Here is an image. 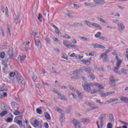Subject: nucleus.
Masks as SVG:
<instances>
[{
    "label": "nucleus",
    "instance_id": "obj_60",
    "mask_svg": "<svg viewBox=\"0 0 128 128\" xmlns=\"http://www.w3.org/2000/svg\"><path fill=\"white\" fill-rule=\"evenodd\" d=\"M108 96V92L101 94V96H102V98H104V96Z\"/></svg>",
    "mask_w": 128,
    "mask_h": 128
},
{
    "label": "nucleus",
    "instance_id": "obj_41",
    "mask_svg": "<svg viewBox=\"0 0 128 128\" xmlns=\"http://www.w3.org/2000/svg\"><path fill=\"white\" fill-rule=\"evenodd\" d=\"M46 42L48 44H52V42H50V39L48 38H45Z\"/></svg>",
    "mask_w": 128,
    "mask_h": 128
},
{
    "label": "nucleus",
    "instance_id": "obj_19",
    "mask_svg": "<svg viewBox=\"0 0 128 128\" xmlns=\"http://www.w3.org/2000/svg\"><path fill=\"white\" fill-rule=\"evenodd\" d=\"M44 116L45 118L47 119L48 120H52V118H50V115L48 114V112H45L44 113Z\"/></svg>",
    "mask_w": 128,
    "mask_h": 128
},
{
    "label": "nucleus",
    "instance_id": "obj_38",
    "mask_svg": "<svg viewBox=\"0 0 128 128\" xmlns=\"http://www.w3.org/2000/svg\"><path fill=\"white\" fill-rule=\"evenodd\" d=\"M81 40H84V42H90V38H86V37L82 36L80 38Z\"/></svg>",
    "mask_w": 128,
    "mask_h": 128
},
{
    "label": "nucleus",
    "instance_id": "obj_9",
    "mask_svg": "<svg viewBox=\"0 0 128 128\" xmlns=\"http://www.w3.org/2000/svg\"><path fill=\"white\" fill-rule=\"evenodd\" d=\"M17 80L18 84H20V86H24V80L22 77H18Z\"/></svg>",
    "mask_w": 128,
    "mask_h": 128
},
{
    "label": "nucleus",
    "instance_id": "obj_6",
    "mask_svg": "<svg viewBox=\"0 0 128 128\" xmlns=\"http://www.w3.org/2000/svg\"><path fill=\"white\" fill-rule=\"evenodd\" d=\"M106 116H108V114H104L100 115L98 118V120H100V124L102 128V126H104L103 120L104 118H105Z\"/></svg>",
    "mask_w": 128,
    "mask_h": 128
},
{
    "label": "nucleus",
    "instance_id": "obj_61",
    "mask_svg": "<svg viewBox=\"0 0 128 128\" xmlns=\"http://www.w3.org/2000/svg\"><path fill=\"white\" fill-rule=\"evenodd\" d=\"M100 20L101 22H102L103 24H106V22L102 18H100Z\"/></svg>",
    "mask_w": 128,
    "mask_h": 128
},
{
    "label": "nucleus",
    "instance_id": "obj_37",
    "mask_svg": "<svg viewBox=\"0 0 128 128\" xmlns=\"http://www.w3.org/2000/svg\"><path fill=\"white\" fill-rule=\"evenodd\" d=\"M64 115L62 113L60 118V122H61V124H62L64 122Z\"/></svg>",
    "mask_w": 128,
    "mask_h": 128
},
{
    "label": "nucleus",
    "instance_id": "obj_62",
    "mask_svg": "<svg viewBox=\"0 0 128 128\" xmlns=\"http://www.w3.org/2000/svg\"><path fill=\"white\" fill-rule=\"evenodd\" d=\"M93 46H94V48H100V44H94Z\"/></svg>",
    "mask_w": 128,
    "mask_h": 128
},
{
    "label": "nucleus",
    "instance_id": "obj_59",
    "mask_svg": "<svg viewBox=\"0 0 128 128\" xmlns=\"http://www.w3.org/2000/svg\"><path fill=\"white\" fill-rule=\"evenodd\" d=\"M115 92H114V91L108 92L107 94H108V96H111V94H115Z\"/></svg>",
    "mask_w": 128,
    "mask_h": 128
},
{
    "label": "nucleus",
    "instance_id": "obj_17",
    "mask_svg": "<svg viewBox=\"0 0 128 128\" xmlns=\"http://www.w3.org/2000/svg\"><path fill=\"white\" fill-rule=\"evenodd\" d=\"M58 95L60 96V100H65V101L68 100V98H66V96H64V95L60 94V92H58Z\"/></svg>",
    "mask_w": 128,
    "mask_h": 128
},
{
    "label": "nucleus",
    "instance_id": "obj_40",
    "mask_svg": "<svg viewBox=\"0 0 128 128\" xmlns=\"http://www.w3.org/2000/svg\"><path fill=\"white\" fill-rule=\"evenodd\" d=\"M85 24H86V26L90 28V26H92V23L90 22L88 20H86L85 21Z\"/></svg>",
    "mask_w": 128,
    "mask_h": 128
},
{
    "label": "nucleus",
    "instance_id": "obj_35",
    "mask_svg": "<svg viewBox=\"0 0 128 128\" xmlns=\"http://www.w3.org/2000/svg\"><path fill=\"white\" fill-rule=\"evenodd\" d=\"M90 122V119H88V118H82V122Z\"/></svg>",
    "mask_w": 128,
    "mask_h": 128
},
{
    "label": "nucleus",
    "instance_id": "obj_23",
    "mask_svg": "<svg viewBox=\"0 0 128 128\" xmlns=\"http://www.w3.org/2000/svg\"><path fill=\"white\" fill-rule=\"evenodd\" d=\"M120 67V64H117L116 67H113L112 70L115 72H118V70Z\"/></svg>",
    "mask_w": 128,
    "mask_h": 128
},
{
    "label": "nucleus",
    "instance_id": "obj_54",
    "mask_svg": "<svg viewBox=\"0 0 128 128\" xmlns=\"http://www.w3.org/2000/svg\"><path fill=\"white\" fill-rule=\"evenodd\" d=\"M38 20H39L42 22V14H38Z\"/></svg>",
    "mask_w": 128,
    "mask_h": 128
},
{
    "label": "nucleus",
    "instance_id": "obj_11",
    "mask_svg": "<svg viewBox=\"0 0 128 128\" xmlns=\"http://www.w3.org/2000/svg\"><path fill=\"white\" fill-rule=\"evenodd\" d=\"M100 58L103 60L104 62H108V56L106 54H101Z\"/></svg>",
    "mask_w": 128,
    "mask_h": 128
},
{
    "label": "nucleus",
    "instance_id": "obj_53",
    "mask_svg": "<svg viewBox=\"0 0 128 128\" xmlns=\"http://www.w3.org/2000/svg\"><path fill=\"white\" fill-rule=\"evenodd\" d=\"M107 128H112V124L110 122H109L107 124Z\"/></svg>",
    "mask_w": 128,
    "mask_h": 128
},
{
    "label": "nucleus",
    "instance_id": "obj_16",
    "mask_svg": "<svg viewBox=\"0 0 128 128\" xmlns=\"http://www.w3.org/2000/svg\"><path fill=\"white\" fill-rule=\"evenodd\" d=\"M83 72L84 70L86 72H88V74H92V68L90 67H82Z\"/></svg>",
    "mask_w": 128,
    "mask_h": 128
},
{
    "label": "nucleus",
    "instance_id": "obj_29",
    "mask_svg": "<svg viewBox=\"0 0 128 128\" xmlns=\"http://www.w3.org/2000/svg\"><path fill=\"white\" fill-rule=\"evenodd\" d=\"M90 60H92V58H90L89 60H82V62L85 64H90Z\"/></svg>",
    "mask_w": 128,
    "mask_h": 128
},
{
    "label": "nucleus",
    "instance_id": "obj_5",
    "mask_svg": "<svg viewBox=\"0 0 128 128\" xmlns=\"http://www.w3.org/2000/svg\"><path fill=\"white\" fill-rule=\"evenodd\" d=\"M84 72V70L82 69V67L80 68L79 70H76L73 72H70V76H74V74H80V72Z\"/></svg>",
    "mask_w": 128,
    "mask_h": 128
},
{
    "label": "nucleus",
    "instance_id": "obj_56",
    "mask_svg": "<svg viewBox=\"0 0 128 128\" xmlns=\"http://www.w3.org/2000/svg\"><path fill=\"white\" fill-rule=\"evenodd\" d=\"M55 32L56 34H60V30H58V27L56 28H55Z\"/></svg>",
    "mask_w": 128,
    "mask_h": 128
},
{
    "label": "nucleus",
    "instance_id": "obj_44",
    "mask_svg": "<svg viewBox=\"0 0 128 128\" xmlns=\"http://www.w3.org/2000/svg\"><path fill=\"white\" fill-rule=\"evenodd\" d=\"M9 76H10V78H14V76H16V72H11Z\"/></svg>",
    "mask_w": 128,
    "mask_h": 128
},
{
    "label": "nucleus",
    "instance_id": "obj_57",
    "mask_svg": "<svg viewBox=\"0 0 128 128\" xmlns=\"http://www.w3.org/2000/svg\"><path fill=\"white\" fill-rule=\"evenodd\" d=\"M6 122H12V118H8L6 120Z\"/></svg>",
    "mask_w": 128,
    "mask_h": 128
},
{
    "label": "nucleus",
    "instance_id": "obj_14",
    "mask_svg": "<svg viewBox=\"0 0 128 128\" xmlns=\"http://www.w3.org/2000/svg\"><path fill=\"white\" fill-rule=\"evenodd\" d=\"M94 2L96 4H106L104 0H94Z\"/></svg>",
    "mask_w": 128,
    "mask_h": 128
},
{
    "label": "nucleus",
    "instance_id": "obj_8",
    "mask_svg": "<svg viewBox=\"0 0 128 128\" xmlns=\"http://www.w3.org/2000/svg\"><path fill=\"white\" fill-rule=\"evenodd\" d=\"M14 122H15V124H16L18 125L19 126H20V128H24V125L22 124V120H14Z\"/></svg>",
    "mask_w": 128,
    "mask_h": 128
},
{
    "label": "nucleus",
    "instance_id": "obj_24",
    "mask_svg": "<svg viewBox=\"0 0 128 128\" xmlns=\"http://www.w3.org/2000/svg\"><path fill=\"white\" fill-rule=\"evenodd\" d=\"M2 110H8V106L6 105L3 104L1 106Z\"/></svg>",
    "mask_w": 128,
    "mask_h": 128
},
{
    "label": "nucleus",
    "instance_id": "obj_1",
    "mask_svg": "<svg viewBox=\"0 0 128 128\" xmlns=\"http://www.w3.org/2000/svg\"><path fill=\"white\" fill-rule=\"evenodd\" d=\"M98 86L99 88H100V90H104V86H102V85H100L98 83H96L94 85L90 84L88 82H85L84 84H82V86L84 90L90 92L92 90V88H90V86Z\"/></svg>",
    "mask_w": 128,
    "mask_h": 128
},
{
    "label": "nucleus",
    "instance_id": "obj_32",
    "mask_svg": "<svg viewBox=\"0 0 128 128\" xmlns=\"http://www.w3.org/2000/svg\"><path fill=\"white\" fill-rule=\"evenodd\" d=\"M7 28H8V34H9V36H11L12 34L10 33V26L8 24H7Z\"/></svg>",
    "mask_w": 128,
    "mask_h": 128
},
{
    "label": "nucleus",
    "instance_id": "obj_20",
    "mask_svg": "<svg viewBox=\"0 0 128 128\" xmlns=\"http://www.w3.org/2000/svg\"><path fill=\"white\" fill-rule=\"evenodd\" d=\"M92 26H94V28H100V30H102V27L100 26V24L96 23H92Z\"/></svg>",
    "mask_w": 128,
    "mask_h": 128
},
{
    "label": "nucleus",
    "instance_id": "obj_52",
    "mask_svg": "<svg viewBox=\"0 0 128 128\" xmlns=\"http://www.w3.org/2000/svg\"><path fill=\"white\" fill-rule=\"evenodd\" d=\"M0 56L1 58H4V56H6V54L4 52H2L0 54Z\"/></svg>",
    "mask_w": 128,
    "mask_h": 128
},
{
    "label": "nucleus",
    "instance_id": "obj_4",
    "mask_svg": "<svg viewBox=\"0 0 128 128\" xmlns=\"http://www.w3.org/2000/svg\"><path fill=\"white\" fill-rule=\"evenodd\" d=\"M72 124H73L75 128H80V122L78 121L76 119H74L72 120Z\"/></svg>",
    "mask_w": 128,
    "mask_h": 128
},
{
    "label": "nucleus",
    "instance_id": "obj_36",
    "mask_svg": "<svg viewBox=\"0 0 128 128\" xmlns=\"http://www.w3.org/2000/svg\"><path fill=\"white\" fill-rule=\"evenodd\" d=\"M102 36V32H98L96 34H95V38H100Z\"/></svg>",
    "mask_w": 128,
    "mask_h": 128
},
{
    "label": "nucleus",
    "instance_id": "obj_21",
    "mask_svg": "<svg viewBox=\"0 0 128 128\" xmlns=\"http://www.w3.org/2000/svg\"><path fill=\"white\" fill-rule=\"evenodd\" d=\"M14 22L18 24H20V17L18 16H16L14 20Z\"/></svg>",
    "mask_w": 128,
    "mask_h": 128
},
{
    "label": "nucleus",
    "instance_id": "obj_34",
    "mask_svg": "<svg viewBox=\"0 0 128 128\" xmlns=\"http://www.w3.org/2000/svg\"><path fill=\"white\" fill-rule=\"evenodd\" d=\"M69 88L70 90H72V92H76V89L74 88V87L72 86V85L69 86Z\"/></svg>",
    "mask_w": 128,
    "mask_h": 128
},
{
    "label": "nucleus",
    "instance_id": "obj_55",
    "mask_svg": "<svg viewBox=\"0 0 128 128\" xmlns=\"http://www.w3.org/2000/svg\"><path fill=\"white\" fill-rule=\"evenodd\" d=\"M62 58L64 60H68V56L66 54H62Z\"/></svg>",
    "mask_w": 128,
    "mask_h": 128
},
{
    "label": "nucleus",
    "instance_id": "obj_48",
    "mask_svg": "<svg viewBox=\"0 0 128 128\" xmlns=\"http://www.w3.org/2000/svg\"><path fill=\"white\" fill-rule=\"evenodd\" d=\"M76 60H82L84 58V56H80V55H78L77 56H75Z\"/></svg>",
    "mask_w": 128,
    "mask_h": 128
},
{
    "label": "nucleus",
    "instance_id": "obj_51",
    "mask_svg": "<svg viewBox=\"0 0 128 128\" xmlns=\"http://www.w3.org/2000/svg\"><path fill=\"white\" fill-rule=\"evenodd\" d=\"M63 37L65 38L69 39L72 38L68 36V34H66L64 36H63Z\"/></svg>",
    "mask_w": 128,
    "mask_h": 128
},
{
    "label": "nucleus",
    "instance_id": "obj_27",
    "mask_svg": "<svg viewBox=\"0 0 128 128\" xmlns=\"http://www.w3.org/2000/svg\"><path fill=\"white\" fill-rule=\"evenodd\" d=\"M84 4L85 6H88V8H94V4L90 3L84 2Z\"/></svg>",
    "mask_w": 128,
    "mask_h": 128
},
{
    "label": "nucleus",
    "instance_id": "obj_45",
    "mask_svg": "<svg viewBox=\"0 0 128 128\" xmlns=\"http://www.w3.org/2000/svg\"><path fill=\"white\" fill-rule=\"evenodd\" d=\"M99 38L100 40H102L105 42H108V38L104 36H101L100 38Z\"/></svg>",
    "mask_w": 128,
    "mask_h": 128
},
{
    "label": "nucleus",
    "instance_id": "obj_10",
    "mask_svg": "<svg viewBox=\"0 0 128 128\" xmlns=\"http://www.w3.org/2000/svg\"><path fill=\"white\" fill-rule=\"evenodd\" d=\"M118 30H124V28H126V27L124 26V24L122 22H118Z\"/></svg>",
    "mask_w": 128,
    "mask_h": 128
},
{
    "label": "nucleus",
    "instance_id": "obj_47",
    "mask_svg": "<svg viewBox=\"0 0 128 128\" xmlns=\"http://www.w3.org/2000/svg\"><path fill=\"white\" fill-rule=\"evenodd\" d=\"M56 110L58 112H60V114H62V110L60 109V108L58 107H56Z\"/></svg>",
    "mask_w": 128,
    "mask_h": 128
},
{
    "label": "nucleus",
    "instance_id": "obj_46",
    "mask_svg": "<svg viewBox=\"0 0 128 128\" xmlns=\"http://www.w3.org/2000/svg\"><path fill=\"white\" fill-rule=\"evenodd\" d=\"M20 114V112L18 110H15V112H14V116H18Z\"/></svg>",
    "mask_w": 128,
    "mask_h": 128
},
{
    "label": "nucleus",
    "instance_id": "obj_13",
    "mask_svg": "<svg viewBox=\"0 0 128 128\" xmlns=\"http://www.w3.org/2000/svg\"><path fill=\"white\" fill-rule=\"evenodd\" d=\"M119 98H120V100H121V102H125V104H128V97H126L124 96H119Z\"/></svg>",
    "mask_w": 128,
    "mask_h": 128
},
{
    "label": "nucleus",
    "instance_id": "obj_42",
    "mask_svg": "<svg viewBox=\"0 0 128 128\" xmlns=\"http://www.w3.org/2000/svg\"><path fill=\"white\" fill-rule=\"evenodd\" d=\"M22 116H18L15 118L14 120H22Z\"/></svg>",
    "mask_w": 128,
    "mask_h": 128
},
{
    "label": "nucleus",
    "instance_id": "obj_7",
    "mask_svg": "<svg viewBox=\"0 0 128 128\" xmlns=\"http://www.w3.org/2000/svg\"><path fill=\"white\" fill-rule=\"evenodd\" d=\"M11 106L12 108H14V110H18L20 108V106L14 102H12L11 103Z\"/></svg>",
    "mask_w": 128,
    "mask_h": 128
},
{
    "label": "nucleus",
    "instance_id": "obj_30",
    "mask_svg": "<svg viewBox=\"0 0 128 128\" xmlns=\"http://www.w3.org/2000/svg\"><path fill=\"white\" fill-rule=\"evenodd\" d=\"M63 44H64V46H66V48H70V44H68V41H64Z\"/></svg>",
    "mask_w": 128,
    "mask_h": 128
},
{
    "label": "nucleus",
    "instance_id": "obj_12",
    "mask_svg": "<svg viewBox=\"0 0 128 128\" xmlns=\"http://www.w3.org/2000/svg\"><path fill=\"white\" fill-rule=\"evenodd\" d=\"M34 128H42V123L38 120H35L34 121Z\"/></svg>",
    "mask_w": 128,
    "mask_h": 128
},
{
    "label": "nucleus",
    "instance_id": "obj_50",
    "mask_svg": "<svg viewBox=\"0 0 128 128\" xmlns=\"http://www.w3.org/2000/svg\"><path fill=\"white\" fill-rule=\"evenodd\" d=\"M0 96H3V98H6L8 96V94L6 92H3V96L2 94H0Z\"/></svg>",
    "mask_w": 128,
    "mask_h": 128
},
{
    "label": "nucleus",
    "instance_id": "obj_18",
    "mask_svg": "<svg viewBox=\"0 0 128 128\" xmlns=\"http://www.w3.org/2000/svg\"><path fill=\"white\" fill-rule=\"evenodd\" d=\"M26 60V56H20L18 57V61L20 64H22V62L23 60Z\"/></svg>",
    "mask_w": 128,
    "mask_h": 128
},
{
    "label": "nucleus",
    "instance_id": "obj_63",
    "mask_svg": "<svg viewBox=\"0 0 128 128\" xmlns=\"http://www.w3.org/2000/svg\"><path fill=\"white\" fill-rule=\"evenodd\" d=\"M32 78L34 82H36V78H38V77L36 76V75H34L32 77Z\"/></svg>",
    "mask_w": 128,
    "mask_h": 128
},
{
    "label": "nucleus",
    "instance_id": "obj_3",
    "mask_svg": "<svg viewBox=\"0 0 128 128\" xmlns=\"http://www.w3.org/2000/svg\"><path fill=\"white\" fill-rule=\"evenodd\" d=\"M110 84L111 86H116V82H118V79L114 78V77L112 76H110Z\"/></svg>",
    "mask_w": 128,
    "mask_h": 128
},
{
    "label": "nucleus",
    "instance_id": "obj_22",
    "mask_svg": "<svg viewBox=\"0 0 128 128\" xmlns=\"http://www.w3.org/2000/svg\"><path fill=\"white\" fill-rule=\"evenodd\" d=\"M72 26H74V28H78V26H82V24L80 23H74Z\"/></svg>",
    "mask_w": 128,
    "mask_h": 128
},
{
    "label": "nucleus",
    "instance_id": "obj_15",
    "mask_svg": "<svg viewBox=\"0 0 128 128\" xmlns=\"http://www.w3.org/2000/svg\"><path fill=\"white\" fill-rule=\"evenodd\" d=\"M35 44L38 48H42V43L40 42V40H35Z\"/></svg>",
    "mask_w": 128,
    "mask_h": 128
},
{
    "label": "nucleus",
    "instance_id": "obj_33",
    "mask_svg": "<svg viewBox=\"0 0 128 128\" xmlns=\"http://www.w3.org/2000/svg\"><path fill=\"white\" fill-rule=\"evenodd\" d=\"M80 78V76L78 75H76L71 78L72 80H78V78Z\"/></svg>",
    "mask_w": 128,
    "mask_h": 128
},
{
    "label": "nucleus",
    "instance_id": "obj_31",
    "mask_svg": "<svg viewBox=\"0 0 128 128\" xmlns=\"http://www.w3.org/2000/svg\"><path fill=\"white\" fill-rule=\"evenodd\" d=\"M116 60L117 61V64H122V60L120 59L118 56H116Z\"/></svg>",
    "mask_w": 128,
    "mask_h": 128
},
{
    "label": "nucleus",
    "instance_id": "obj_64",
    "mask_svg": "<svg viewBox=\"0 0 128 128\" xmlns=\"http://www.w3.org/2000/svg\"><path fill=\"white\" fill-rule=\"evenodd\" d=\"M70 46H71V48H76L77 46L74 44H70Z\"/></svg>",
    "mask_w": 128,
    "mask_h": 128
},
{
    "label": "nucleus",
    "instance_id": "obj_39",
    "mask_svg": "<svg viewBox=\"0 0 128 128\" xmlns=\"http://www.w3.org/2000/svg\"><path fill=\"white\" fill-rule=\"evenodd\" d=\"M36 112L38 114H42V110L40 108H38L36 110Z\"/></svg>",
    "mask_w": 128,
    "mask_h": 128
},
{
    "label": "nucleus",
    "instance_id": "obj_2",
    "mask_svg": "<svg viewBox=\"0 0 128 128\" xmlns=\"http://www.w3.org/2000/svg\"><path fill=\"white\" fill-rule=\"evenodd\" d=\"M14 49L10 47L9 48L8 51V54L9 56V58H8L7 60H12V58H14Z\"/></svg>",
    "mask_w": 128,
    "mask_h": 128
},
{
    "label": "nucleus",
    "instance_id": "obj_25",
    "mask_svg": "<svg viewBox=\"0 0 128 128\" xmlns=\"http://www.w3.org/2000/svg\"><path fill=\"white\" fill-rule=\"evenodd\" d=\"M8 114V111L4 110L2 112H1V113L0 114V116L2 118L3 116H4L6 114Z\"/></svg>",
    "mask_w": 128,
    "mask_h": 128
},
{
    "label": "nucleus",
    "instance_id": "obj_43",
    "mask_svg": "<svg viewBox=\"0 0 128 128\" xmlns=\"http://www.w3.org/2000/svg\"><path fill=\"white\" fill-rule=\"evenodd\" d=\"M88 78L90 80H95V78H96L94 75L92 74L89 76Z\"/></svg>",
    "mask_w": 128,
    "mask_h": 128
},
{
    "label": "nucleus",
    "instance_id": "obj_26",
    "mask_svg": "<svg viewBox=\"0 0 128 128\" xmlns=\"http://www.w3.org/2000/svg\"><path fill=\"white\" fill-rule=\"evenodd\" d=\"M118 98H110V100H108V102L110 103V102H116V101H118Z\"/></svg>",
    "mask_w": 128,
    "mask_h": 128
},
{
    "label": "nucleus",
    "instance_id": "obj_49",
    "mask_svg": "<svg viewBox=\"0 0 128 128\" xmlns=\"http://www.w3.org/2000/svg\"><path fill=\"white\" fill-rule=\"evenodd\" d=\"M98 106H96L91 107L90 109V110H98Z\"/></svg>",
    "mask_w": 128,
    "mask_h": 128
},
{
    "label": "nucleus",
    "instance_id": "obj_28",
    "mask_svg": "<svg viewBox=\"0 0 128 128\" xmlns=\"http://www.w3.org/2000/svg\"><path fill=\"white\" fill-rule=\"evenodd\" d=\"M121 72L124 74V76H127V74H128V70L126 69L122 68V70H121Z\"/></svg>",
    "mask_w": 128,
    "mask_h": 128
},
{
    "label": "nucleus",
    "instance_id": "obj_58",
    "mask_svg": "<svg viewBox=\"0 0 128 128\" xmlns=\"http://www.w3.org/2000/svg\"><path fill=\"white\" fill-rule=\"evenodd\" d=\"M77 94L80 98H82V92L77 90Z\"/></svg>",
    "mask_w": 128,
    "mask_h": 128
}]
</instances>
